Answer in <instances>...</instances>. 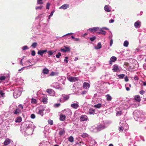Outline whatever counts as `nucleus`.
<instances>
[{
    "label": "nucleus",
    "mask_w": 146,
    "mask_h": 146,
    "mask_svg": "<svg viewBox=\"0 0 146 146\" xmlns=\"http://www.w3.org/2000/svg\"><path fill=\"white\" fill-rule=\"evenodd\" d=\"M112 70L114 72H119L121 70L120 68L117 64H114L113 66Z\"/></svg>",
    "instance_id": "1"
},
{
    "label": "nucleus",
    "mask_w": 146,
    "mask_h": 146,
    "mask_svg": "<svg viewBox=\"0 0 146 146\" xmlns=\"http://www.w3.org/2000/svg\"><path fill=\"white\" fill-rule=\"evenodd\" d=\"M68 79L70 82H75L78 80V78L77 77L70 76L68 78Z\"/></svg>",
    "instance_id": "2"
},
{
    "label": "nucleus",
    "mask_w": 146,
    "mask_h": 146,
    "mask_svg": "<svg viewBox=\"0 0 146 146\" xmlns=\"http://www.w3.org/2000/svg\"><path fill=\"white\" fill-rule=\"evenodd\" d=\"M117 58L114 56H113L111 57L110 60L109 61V63L110 65L112 64V62H115L117 60Z\"/></svg>",
    "instance_id": "3"
},
{
    "label": "nucleus",
    "mask_w": 146,
    "mask_h": 146,
    "mask_svg": "<svg viewBox=\"0 0 146 146\" xmlns=\"http://www.w3.org/2000/svg\"><path fill=\"white\" fill-rule=\"evenodd\" d=\"M141 26V22L139 21H137L134 23V26L136 28H139Z\"/></svg>",
    "instance_id": "4"
},
{
    "label": "nucleus",
    "mask_w": 146,
    "mask_h": 146,
    "mask_svg": "<svg viewBox=\"0 0 146 146\" xmlns=\"http://www.w3.org/2000/svg\"><path fill=\"white\" fill-rule=\"evenodd\" d=\"M64 47L65 49L61 48V51H62L63 52H67L70 51V49L69 47H67L66 46H64Z\"/></svg>",
    "instance_id": "5"
},
{
    "label": "nucleus",
    "mask_w": 146,
    "mask_h": 146,
    "mask_svg": "<svg viewBox=\"0 0 146 146\" xmlns=\"http://www.w3.org/2000/svg\"><path fill=\"white\" fill-rule=\"evenodd\" d=\"M88 119V117L87 116L84 115H82L80 118V120L81 121H86Z\"/></svg>",
    "instance_id": "6"
},
{
    "label": "nucleus",
    "mask_w": 146,
    "mask_h": 146,
    "mask_svg": "<svg viewBox=\"0 0 146 146\" xmlns=\"http://www.w3.org/2000/svg\"><path fill=\"white\" fill-rule=\"evenodd\" d=\"M134 99L135 101L137 102H139L141 100L140 96L139 95L135 96L134 97Z\"/></svg>",
    "instance_id": "7"
},
{
    "label": "nucleus",
    "mask_w": 146,
    "mask_h": 146,
    "mask_svg": "<svg viewBox=\"0 0 146 146\" xmlns=\"http://www.w3.org/2000/svg\"><path fill=\"white\" fill-rule=\"evenodd\" d=\"M69 7V5L68 4H64L62 6H61L59 8V9H66L67 8H68Z\"/></svg>",
    "instance_id": "8"
},
{
    "label": "nucleus",
    "mask_w": 146,
    "mask_h": 146,
    "mask_svg": "<svg viewBox=\"0 0 146 146\" xmlns=\"http://www.w3.org/2000/svg\"><path fill=\"white\" fill-rule=\"evenodd\" d=\"M47 96H44L42 97V101L44 104H46L47 103Z\"/></svg>",
    "instance_id": "9"
},
{
    "label": "nucleus",
    "mask_w": 146,
    "mask_h": 146,
    "mask_svg": "<svg viewBox=\"0 0 146 146\" xmlns=\"http://www.w3.org/2000/svg\"><path fill=\"white\" fill-rule=\"evenodd\" d=\"M71 106L72 108L76 109L79 107V105L77 103H73L71 105Z\"/></svg>",
    "instance_id": "10"
},
{
    "label": "nucleus",
    "mask_w": 146,
    "mask_h": 146,
    "mask_svg": "<svg viewBox=\"0 0 146 146\" xmlns=\"http://www.w3.org/2000/svg\"><path fill=\"white\" fill-rule=\"evenodd\" d=\"M11 142V140L7 138L5 139L4 143V144L5 145H7L9 144Z\"/></svg>",
    "instance_id": "11"
},
{
    "label": "nucleus",
    "mask_w": 146,
    "mask_h": 146,
    "mask_svg": "<svg viewBox=\"0 0 146 146\" xmlns=\"http://www.w3.org/2000/svg\"><path fill=\"white\" fill-rule=\"evenodd\" d=\"M90 87V85L87 82H84L83 85V87L84 88L87 89Z\"/></svg>",
    "instance_id": "12"
},
{
    "label": "nucleus",
    "mask_w": 146,
    "mask_h": 146,
    "mask_svg": "<svg viewBox=\"0 0 146 146\" xmlns=\"http://www.w3.org/2000/svg\"><path fill=\"white\" fill-rule=\"evenodd\" d=\"M47 52L46 50H40L38 51V54H39L41 56H43V54Z\"/></svg>",
    "instance_id": "13"
},
{
    "label": "nucleus",
    "mask_w": 146,
    "mask_h": 146,
    "mask_svg": "<svg viewBox=\"0 0 146 146\" xmlns=\"http://www.w3.org/2000/svg\"><path fill=\"white\" fill-rule=\"evenodd\" d=\"M99 28L98 27H95L93 28H92V32H97L98 33V31H100Z\"/></svg>",
    "instance_id": "14"
},
{
    "label": "nucleus",
    "mask_w": 146,
    "mask_h": 146,
    "mask_svg": "<svg viewBox=\"0 0 146 146\" xmlns=\"http://www.w3.org/2000/svg\"><path fill=\"white\" fill-rule=\"evenodd\" d=\"M21 109H19L18 108H17L14 112V113L15 114H19L21 113Z\"/></svg>",
    "instance_id": "15"
},
{
    "label": "nucleus",
    "mask_w": 146,
    "mask_h": 146,
    "mask_svg": "<svg viewBox=\"0 0 146 146\" xmlns=\"http://www.w3.org/2000/svg\"><path fill=\"white\" fill-rule=\"evenodd\" d=\"M22 120V118L21 116L18 117L16 119L15 122L16 123H20Z\"/></svg>",
    "instance_id": "16"
},
{
    "label": "nucleus",
    "mask_w": 146,
    "mask_h": 146,
    "mask_svg": "<svg viewBox=\"0 0 146 146\" xmlns=\"http://www.w3.org/2000/svg\"><path fill=\"white\" fill-rule=\"evenodd\" d=\"M66 117L65 115L61 114L60 116V119L61 121H64Z\"/></svg>",
    "instance_id": "17"
},
{
    "label": "nucleus",
    "mask_w": 146,
    "mask_h": 146,
    "mask_svg": "<svg viewBox=\"0 0 146 146\" xmlns=\"http://www.w3.org/2000/svg\"><path fill=\"white\" fill-rule=\"evenodd\" d=\"M104 9L105 11L107 12H110L111 11V8L110 7H109L108 5H106L104 7Z\"/></svg>",
    "instance_id": "18"
},
{
    "label": "nucleus",
    "mask_w": 146,
    "mask_h": 146,
    "mask_svg": "<svg viewBox=\"0 0 146 146\" xmlns=\"http://www.w3.org/2000/svg\"><path fill=\"white\" fill-rule=\"evenodd\" d=\"M95 49H100L102 47V45L100 42H99L98 43L96 46L94 47Z\"/></svg>",
    "instance_id": "19"
},
{
    "label": "nucleus",
    "mask_w": 146,
    "mask_h": 146,
    "mask_svg": "<svg viewBox=\"0 0 146 146\" xmlns=\"http://www.w3.org/2000/svg\"><path fill=\"white\" fill-rule=\"evenodd\" d=\"M62 96L63 97L64 100L65 101L68 100L70 98L69 96L68 95H62Z\"/></svg>",
    "instance_id": "20"
},
{
    "label": "nucleus",
    "mask_w": 146,
    "mask_h": 146,
    "mask_svg": "<svg viewBox=\"0 0 146 146\" xmlns=\"http://www.w3.org/2000/svg\"><path fill=\"white\" fill-rule=\"evenodd\" d=\"M49 72V70L47 68L44 69L43 70L42 73L44 74H47Z\"/></svg>",
    "instance_id": "21"
},
{
    "label": "nucleus",
    "mask_w": 146,
    "mask_h": 146,
    "mask_svg": "<svg viewBox=\"0 0 146 146\" xmlns=\"http://www.w3.org/2000/svg\"><path fill=\"white\" fill-rule=\"evenodd\" d=\"M105 128V127L104 125H100L98 126V130L99 131H100L104 129Z\"/></svg>",
    "instance_id": "22"
},
{
    "label": "nucleus",
    "mask_w": 146,
    "mask_h": 146,
    "mask_svg": "<svg viewBox=\"0 0 146 146\" xmlns=\"http://www.w3.org/2000/svg\"><path fill=\"white\" fill-rule=\"evenodd\" d=\"M65 133V131L64 129L60 131H59V134L60 136L64 134Z\"/></svg>",
    "instance_id": "23"
},
{
    "label": "nucleus",
    "mask_w": 146,
    "mask_h": 146,
    "mask_svg": "<svg viewBox=\"0 0 146 146\" xmlns=\"http://www.w3.org/2000/svg\"><path fill=\"white\" fill-rule=\"evenodd\" d=\"M100 32H98V33L99 34H102L105 35L106 34V32L103 31L102 29H100Z\"/></svg>",
    "instance_id": "24"
},
{
    "label": "nucleus",
    "mask_w": 146,
    "mask_h": 146,
    "mask_svg": "<svg viewBox=\"0 0 146 146\" xmlns=\"http://www.w3.org/2000/svg\"><path fill=\"white\" fill-rule=\"evenodd\" d=\"M68 141L71 142H72L74 141V138L72 136H70L68 138Z\"/></svg>",
    "instance_id": "25"
},
{
    "label": "nucleus",
    "mask_w": 146,
    "mask_h": 146,
    "mask_svg": "<svg viewBox=\"0 0 146 146\" xmlns=\"http://www.w3.org/2000/svg\"><path fill=\"white\" fill-rule=\"evenodd\" d=\"M106 96L108 100L111 101V97L109 94L106 95Z\"/></svg>",
    "instance_id": "26"
},
{
    "label": "nucleus",
    "mask_w": 146,
    "mask_h": 146,
    "mask_svg": "<svg viewBox=\"0 0 146 146\" xmlns=\"http://www.w3.org/2000/svg\"><path fill=\"white\" fill-rule=\"evenodd\" d=\"M53 91V90L51 89H47L46 90V92L49 94H51Z\"/></svg>",
    "instance_id": "27"
},
{
    "label": "nucleus",
    "mask_w": 146,
    "mask_h": 146,
    "mask_svg": "<svg viewBox=\"0 0 146 146\" xmlns=\"http://www.w3.org/2000/svg\"><path fill=\"white\" fill-rule=\"evenodd\" d=\"M117 76L119 78L122 79L125 77V75L124 74H121Z\"/></svg>",
    "instance_id": "28"
},
{
    "label": "nucleus",
    "mask_w": 146,
    "mask_h": 146,
    "mask_svg": "<svg viewBox=\"0 0 146 146\" xmlns=\"http://www.w3.org/2000/svg\"><path fill=\"white\" fill-rule=\"evenodd\" d=\"M102 106L101 104H98L94 106V107L96 108H99Z\"/></svg>",
    "instance_id": "29"
},
{
    "label": "nucleus",
    "mask_w": 146,
    "mask_h": 146,
    "mask_svg": "<svg viewBox=\"0 0 146 146\" xmlns=\"http://www.w3.org/2000/svg\"><path fill=\"white\" fill-rule=\"evenodd\" d=\"M128 44L129 42L125 40L124 41L123 43V46H124L127 47L128 46Z\"/></svg>",
    "instance_id": "30"
},
{
    "label": "nucleus",
    "mask_w": 146,
    "mask_h": 146,
    "mask_svg": "<svg viewBox=\"0 0 146 146\" xmlns=\"http://www.w3.org/2000/svg\"><path fill=\"white\" fill-rule=\"evenodd\" d=\"M44 110H39L38 113L40 115L42 116L43 115V111Z\"/></svg>",
    "instance_id": "31"
},
{
    "label": "nucleus",
    "mask_w": 146,
    "mask_h": 146,
    "mask_svg": "<svg viewBox=\"0 0 146 146\" xmlns=\"http://www.w3.org/2000/svg\"><path fill=\"white\" fill-rule=\"evenodd\" d=\"M37 46V43L36 42H34L32 44L31 46L33 48H35Z\"/></svg>",
    "instance_id": "32"
},
{
    "label": "nucleus",
    "mask_w": 146,
    "mask_h": 146,
    "mask_svg": "<svg viewBox=\"0 0 146 146\" xmlns=\"http://www.w3.org/2000/svg\"><path fill=\"white\" fill-rule=\"evenodd\" d=\"M31 103L33 104H36L37 102L36 100L34 98H32L31 99Z\"/></svg>",
    "instance_id": "33"
},
{
    "label": "nucleus",
    "mask_w": 146,
    "mask_h": 146,
    "mask_svg": "<svg viewBox=\"0 0 146 146\" xmlns=\"http://www.w3.org/2000/svg\"><path fill=\"white\" fill-rule=\"evenodd\" d=\"M88 134L86 133H84L82 135H81V136H82L83 138L86 137H88Z\"/></svg>",
    "instance_id": "34"
},
{
    "label": "nucleus",
    "mask_w": 146,
    "mask_h": 146,
    "mask_svg": "<svg viewBox=\"0 0 146 146\" xmlns=\"http://www.w3.org/2000/svg\"><path fill=\"white\" fill-rule=\"evenodd\" d=\"M37 3L38 4H42L43 3L42 0H37Z\"/></svg>",
    "instance_id": "35"
},
{
    "label": "nucleus",
    "mask_w": 146,
    "mask_h": 146,
    "mask_svg": "<svg viewBox=\"0 0 146 146\" xmlns=\"http://www.w3.org/2000/svg\"><path fill=\"white\" fill-rule=\"evenodd\" d=\"M0 94L1 95V96L4 97L5 93L3 92L2 90L0 91Z\"/></svg>",
    "instance_id": "36"
},
{
    "label": "nucleus",
    "mask_w": 146,
    "mask_h": 146,
    "mask_svg": "<svg viewBox=\"0 0 146 146\" xmlns=\"http://www.w3.org/2000/svg\"><path fill=\"white\" fill-rule=\"evenodd\" d=\"M61 53L60 52H59L58 53V54L56 55V57L57 58H60V56H61Z\"/></svg>",
    "instance_id": "37"
},
{
    "label": "nucleus",
    "mask_w": 146,
    "mask_h": 146,
    "mask_svg": "<svg viewBox=\"0 0 146 146\" xmlns=\"http://www.w3.org/2000/svg\"><path fill=\"white\" fill-rule=\"evenodd\" d=\"M6 77L5 76H2L0 77V80H5Z\"/></svg>",
    "instance_id": "38"
},
{
    "label": "nucleus",
    "mask_w": 146,
    "mask_h": 146,
    "mask_svg": "<svg viewBox=\"0 0 146 146\" xmlns=\"http://www.w3.org/2000/svg\"><path fill=\"white\" fill-rule=\"evenodd\" d=\"M122 114V112L121 111H119L117 112L116 115L117 116H119L121 115Z\"/></svg>",
    "instance_id": "39"
},
{
    "label": "nucleus",
    "mask_w": 146,
    "mask_h": 146,
    "mask_svg": "<svg viewBox=\"0 0 146 146\" xmlns=\"http://www.w3.org/2000/svg\"><path fill=\"white\" fill-rule=\"evenodd\" d=\"M48 123L51 125H52L53 124V121L51 120H49L48 121Z\"/></svg>",
    "instance_id": "40"
},
{
    "label": "nucleus",
    "mask_w": 146,
    "mask_h": 146,
    "mask_svg": "<svg viewBox=\"0 0 146 146\" xmlns=\"http://www.w3.org/2000/svg\"><path fill=\"white\" fill-rule=\"evenodd\" d=\"M22 49L23 50H25L28 49V48L27 46H25L22 47Z\"/></svg>",
    "instance_id": "41"
},
{
    "label": "nucleus",
    "mask_w": 146,
    "mask_h": 146,
    "mask_svg": "<svg viewBox=\"0 0 146 146\" xmlns=\"http://www.w3.org/2000/svg\"><path fill=\"white\" fill-rule=\"evenodd\" d=\"M19 108L18 109H21V110H22L23 108V107L22 106L21 104H20L18 106Z\"/></svg>",
    "instance_id": "42"
},
{
    "label": "nucleus",
    "mask_w": 146,
    "mask_h": 146,
    "mask_svg": "<svg viewBox=\"0 0 146 146\" xmlns=\"http://www.w3.org/2000/svg\"><path fill=\"white\" fill-rule=\"evenodd\" d=\"M36 53L35 50H32L31 52V54L33 56H35V55Z\"/></svg>",
    "instance_id": "43"
},
{
    "label": "nucleus",
    "mask_w": 146,
    "mask_h": 146,
    "mask_svg": "<svg viewBox=\"0 0 146 146\" xmlns=\"http://www.w3.org/2000/svg\"><path fill=\"white\" fill-rule=\"evenodd\" d=\"M50 5V4L49 3H47L46 5V9H49V7Z\"/></svg>",
    "instance_id": "44"
},
{
    "label": "nucleus",
    "mask_w": 146,
    "mask_h": 146,
    "mask_svg": "<svg viewBox=\"0 0 146 146\" xmlns=\"http://www.w3.org/2000/svg\"><path fill=\"white\" fill-rule=\"evenodd\" d=\"M124 128L122 126L120 127L119 128V130L120 131H123V130Z\"/></svg>",
    "instance_id": "45"
},
{
    "label": "nucleus",
    "mask_w": 146,
    "mask_h": 146,
    "mask_svg": "<svg viewBox=\"0 0 146 146\" xmlns=\"http://www.w3.org/2000/svg\"><path fill=\"white\" fill-rule=\"evenodd\" d=\"M31 117L32 119H34L35 117V115L34 114H33L31 115Z\"/></svg>",
    "instance_id": "46"
},
{
    "label": "nucleus",
    "mask_w": 146,
    "mask_h": 146,
    "mask_svg": "<svg viewBox=\"0 0 146 146\" xmlns=\"http://www.w3.org/2000/svg\"><path fill=\"white\" fill-rule=\"evenodd\" d=\"M42 7V6H39V7H36V9H41Z\"/></svg>",
    "instance_id": "47"
},
{
    "label": "nucleus",
    "mask_w": 146,
    "mask_h": 146,
    "mask_svg": "<svg viewBox=\"0 0 146 146\" xmlns=\"http://www.w3.org/2000/svg\"><path fill=\"white\" fill-rule=\"evenodd\" d=\"M23 58H22V59H21L20 61V64L21 65L23 66Z\"/></svg>",
    "instance_id": "48"
},
{
    "label": "nucleus",
    "mask_w": 146,
    "mask_h": 146,
    "mask_svg": "<svg viewBox=\"0 0 146 146\" xmlns=\"http://www.w3.org/2000/svg\"><path fill=\"white\" fill-rule=\"evenodd\" d=\"M48 53L49 55H51L53 54V53L52 52V51H49L48 52Z\"/></svg>",
    "instance_id": "49"
},
{
    "label": "nucleus",
    "mask_w": 146,
    "mask_h": 146,
    "mask_svg": "<svg viewBox=\"0 0 146 146\" xmlns=\"http://www.w3.org/2000/svg\"><path fill=\"white\" fill-rule=\"evenodd\" d=\"M125 81L126 82H127L128 81H129V79L128 78V77L127 76H126L125 78Z\"/></svg>",
    "instance_id": "50"
},
{
    "label": "nucleus",
    "mask_w": 146,
    "mask_h": 146,
    "mask_svg": "<svg viewBox=\"0 0 146 146\" xmlns=\"http://www.w3.org/2000/svg\"><path fill=\"white\" fill-rule=\"evenodd\" d=\"M60 103L56 104H55V106L56 107H59L60 106Z\"/></svg>",
    "instance_id": "51"
},
{
    "label": "nucleus",
    "mask_w": 146,
    "mask_h": 146,
    "mask_svg": "<svg viewBox=\"0 0 146 146\" xmlns=\"http://www.w3.org/2000/svg\"><path fill=\"white\" fill-rule=\"evenodd\" d=\"M144 92H145L143 90H142L139 92V93L140 94L142 95L144 93Z\"/></svg>",
    "instance_id": "52"
},
{
    "label": "nucleus",
    "mask_w": 146,
    "mask_h": 146,
    "mask_svg": "<svg viewBox=\"0 0 146 146\" xmlns=\"http://www.w3.org/2000/svg\"><path fill=\"white\" fill-rule=\"evenodd\" d=\"M113 43V40L112 39H111L110 40V46H111L112 45Z\"/></svg>",
    "instance_id": "53"
},
{
    "label": "nucleus",
    "mask_w": 146,
    "mask_h": 146,
    "mask_svg": "<svg viewBox=\"0 0 146 146\" xmlns=\"http://www.w3.org/2000/svg\"><path fill=\"white\" fill-rule=\"evenodd\" d=\"M96 38V37L95 36H94L92 37V42Z\"/></svg>",
    "instance_id": "54"
},
{
    "label": "nucleus",
    "mask_w": 146,
    "mask_h": 146,
    "mask_svg": "<svg viewBox=\"0 0 146 146\" xmlns=\"http://www.w3.org/2000/svg\"><path fill=\"white\" fill-rule=\"evenodd\" d=\"M114 22V20L113 19H111L109 21V23H113Z\"/></svg>",
    "instance_id": "55"
},
{
    "label": "nucleus",
    "mask_w": 146,
    "mask_h": 146,
    "mask_svg": "<svg viewBox=\"0 0 146 146\" xmlns=\"http://www.w3.org/2000/svg\"><path fill=\"white\" fill-rule=\"evenodd\" d=\"M55 74V73L54 72H52L50 74V75L51 76H54Z\"/></svg>",
    "instance_id": "56"
},
{
    "label": "nucleus",
    "mask_w": 146,
    "mask_h": 146,
    "mask_svg": "<svg viewBox=\"0 0 146 146\" xmlns=\"http://www.w3.org/2000/svg\"><path fill=\"white\" fill-rule=\"evenodd\" d=\"M139 78H138L137 76H135V77H134V80H138Z\"/></svg>",
    "instance_id": "57"
},
{
    "label": "nucleus",
    "mask_w": 146,
    "mask_h": 146,
    "mask_svg": "<svg viewBox=\"0 0 146 146\" xmlns=\"http://www.w3.org/2000/svg\"><path fill=\"white\" fill-rule=\"evenodd\" d=\"M53 13H54V11H53L51 13L49 16H52L53 15Z\"/></svg>",
    "instance_id": "58"
},
{
    "label": "nucleus",
    "mask_w": 146,
    "mask_h": 146,
    "mask_svg": "<svg viewBox=\"0 0 146 146\" xmlns=\"http://www.w3.org/2000/svg\"><path fill=\"white\" fill-rule=\"evenodd\" d=\"M126 90L128 91H129L130 90L129 88V87H127L126 88Z\"/></svg>",
    "instance_id": "59"
},
{
    "label": "nucleus",
    "mask_w": 146,
    "mask_h": 146,
    "mask_svg": "<svg viewBox=\"0 0 146 146\" xmlns=\"http://www.w3.org/2000/svg\"><path fill=\"white\" fill-rule=\"evenodd\" d=\"M73 33H68V34H66V35H65L64 36H67V35H72V34Z\"/></svg>",
    "instance_id": "60"
},
{
    "label": "nucleus",
    "mask_w": 146,
    "mask_h": 146,
    "mask_svg": "<svg viewBox=\"0 0 146 146\" xmlns=\"http://www.w3.org/2000/svg\"><path fill=\"white\" fill-rule=\"evenodd\" d=\"M64 61L66 62V63H67L68 62V60L67 59H65L64 60Z\"/></svg>",
    "instance_id": "61"
},
{
    "label": "nucleus",
    "mask_w": 146,
    "mask_h": 146,
    "mask_svg": "<svg viewBox=\"0 0 146 146\" xmlns=\"http://www.w3.org/2000/svg\"><path fill=\"white\" fill-rule=\"evenodd\" d=\"M86 91H83L82 92V94L83 95V94H86Z\"/></svg>",
    "instance_id": "62"
},
{
    "label": "nucleus",
    "mask_w": 146,
    "mask_h": 146,
    "mask_svg": "<svg viewBox=\"0 0 146 146\" xmlns=\"http://www.w3.org/2000/svg\"><path fill=\"white\" fill-rule=\"evenodd\" d=\"M84 143L83 142H82V141H80V145H81V144H83Z\"/></svg>",
    "instance_id": "63"
},
{
    "label": "nucleus",
    "mask_w": 146,
    "mask_h": 146,
    "mask_svg": "<svg viewBox=\"0 0 146 146\" xmlns=\"http://www.w3.org/2000/svg\"><path fill=\"white\" fill-rule=\"evenodd\" d=\"M143 85L144 86H146V82H144L143 83Z\"/></svg>",
    "instance_id": "64"
}]
</instances>
